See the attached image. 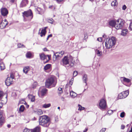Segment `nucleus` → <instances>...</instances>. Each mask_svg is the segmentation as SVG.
Returning <instances> with one entry per match:
<instances>
[{
    "instance_id": "obj_60",
    "label": "nucleus",
    "mask_w": 132,
    "mask_h": 132,
    "mask_svg": "<svg viewBox=\"0 0 132 132\" xmlns=\"http://www.w3.org/2000/svg\"><path fill=\"white\" fill-rule=\"evenodd\" d=\"M61 100L62 101H64V98L63 97H62L61 98Z\"/></svg>"
},
{
    "instance_id": "obj_20",
    "label": "nucleus",
    "mask_w": 132,
    "mask_h": 132,
    "mask_svg": "<svg viewBox=\"0 0 132 132\" xmlns=\"http://www.w3.org/2000/svg\"><path fill=\"white\" fill-rule=\"evenodd\" d=\"M47 89L46 88H44L40 92V93L42 96H44L46 93Z\"/></svg>"
},
{
    "instance_id": "obj_33",
    "label": "nucleus",
    "mask_w": 132,
    "mask_h": 132,
    "mask_svg": "<svg viewBox=\"0 0 132 132\" xmlns=\"http://www.w3.org/2000/svg\"><path fill=\"white\" fill-rule=\"evenodd\" d=\"M36 113L38 115H41L43 113V111L41 110L40 109L37 110L36 111Z\"/></svg>"
},
{
    "instance_id": "obj_17",
    "label": "nucleus",
    "mask_w": 132,
    "mask_h": 132,
    "mask_svg": "<svg viewBox=\"0 0 132 132\" xmlns=\"http://www.w3.org/2000/svg\"><path fill=\"white\" fill-rule=\"evenodd\" d=\"M28 0H23L21 3L20 7H23L25 6L27 4H28Z\"/></svg>"
},
{
    "instance_id": "obj_9",
    "label": "nucleus",
    "mask_w": 132,
    "mask_h": 132,
    "mask_svg": "<svg viewBox=\"0 0 132 132\" xmlns=\"http://www.w3.org/2000/svg\"><path fill=\"white\" fill-rule=\"evenodd\" d=\"M3 114V111L0 110V126H2L4 122V119Z\"/></svg>"
},
{
    "instance_id": "obj_50",
    "label": "nucleus",
    "mask_w": 132,
    "mask_h": 132,
    "mask_svg": "<svg viewBox=\"0 0 132 132\" xmlns=\"http://www.w3.org/2000/svg\"><path fill=\"white\" fill-rule=\"evenodd\" d=\"M97 40L99 42H101L102 40V38L101 37L98 38L97 39Z\"/></svg>"
},
{
    "instance_id": "obj_35",
    "label": "nucleus",
    "mask_w": 132,
    "mask_h": 132,
    "mask_svg": "<svg viewBox=\"0 0 132 132\" xmlns=\"http://www.w3.org/2000/svg\"><path fill=\"white\" fill-rule=\"evenodd\" d=\"M19 103L20 104H24L25 105L27 104L26 102L23 99L20 100L19 102Z\"/></svg>"
},
{
    "instance_id": "obj_61",
    "label": "nucleus",
    "mask_w": 132,
    "mask_h": 132,
    "mask_svg": "<svg viewBox=\"0 0 132 132\" xmlns=\"http://www.w3.org/2000/svg\"><path fill=\"white\" fill-rule=\"evenodd\" d=\"M7 126L8 128H10L11 127V125H8Z\"/></svg>"
},
{
    "instance_id": "obj_59",
    "label": "nucleus",
    "mask_w": 132,
    "mask_h": 132,
    "mask_svg": "<svg viewBox=\"0 0 132 132\" xmlns=\"http://www.w3.org/2000/svg\"><path fill=\"white\" fill-rule=\"evenodd\" d=\"M43 50L44 51H47V49L46 48L43 49Z\"/></svg>"
},
{
    "instance_id": "obj_29",
    "label": "nucleus",
    "mask_w": 132,
    "mask_h": 132,
    "mask_svg": "<svg viewBox=\"0 0 132 132\" xmlns=\"http://www.w3.org/2000/svg\"><path fill=\"white\" fill-rule=\"evenodd\" d=\"M0 67L1 68V70H4L5 69L4 64L3 62L1 63L0 64Z\"/></svg>"
},
{
    "instance_id": "obj_56",
    "label": "nucleus",
    "mask_w": 132,
    "mask_h": 132,
    "mask_svg": "<svg viewBox=\"0 0 132 132\" xmlns=\"http://www.w3.org/2000/svg\"><path fill=\"white\" fill-rule=\"evenodd\" d=\"M69 83L70 84V85H72L73 83V82L72 81H70Z\"/></svg>"
},
{
    "instance_id": "obj_47",
    "label": "nucleus",
    "mask_w": 132,
    "mask_h": 132,
    "mask_svg": "<svg viewBox=\"0 0 132 132\" xmlns=\"http://www.w3.org/2000/svg\"><path fill=\"white\" fill-rule=\"evenodd\" d=\"M23 132H30V130L26 128L24 129Z\"/></svg>"
},
{
    "instance_id": "obj_27",
    "label": "nucleus",
    "mask_w": 132,
    "mask_h": 132,
    "mask_svg": "<svg viewBox=\"0 0 132 132\" xmlns=\"http://www.w3.org/2000/svg\"><path fill=\"white\" fill-rule=\"evenodd\" d=\"M32 132H40V128L39 127H37L32 131Z\"/></svg>"
},
{
    "instance_id": "obj_16",
    "label": "nucleus",
    "mask_w": 132,
    "mask_h": 132,
    "mask_svg": "<svg viewBox=\"0 0 132 132\" xmlns=\"http://www.w3.org/2000/svg\"><path fill=\"white\" fill-rule=\"evenodd\" d=\"M59 57H61V55L59 54V52H57L55 53L53 56V60L54 61L56 60Z\"/></svg>"
},
{
    "instance_id": "obj_36",
    "label": "nucleus",
    "mask_w": 132,
    "mask_h": 132,
    "mask_svg": "<svg viewBox=\"0 0 132 132\" xmlns=\"http://www.w3.org/2000/svg\"><path fill=\"white\" fill-rule=\"evenodd\" d=\"M78 106H79V109H78V110H84L85 109V108L84 107H82L80 105H78Z\"/></svg>"
},
{
    "instance_id": "obj_55",
    "label": "nucleus",
    "mask_w": 132,
    "mask_h": 132,
    "mask_svg": "<svg viewBox=\"0 0 132 132\" xmlns=\"http://www.w3.org/2000/svg\"><path fill=\"white\" fill-rule=\"evenodd\" d=\"M15 1V0H11L10 1L11 3H13Z\"/></svg>"
},
{
    "instance_id": "obj_34",
    "label": "nucleus",
    "mask_w": 132,
    "mask_h": 132,
    "mask_svg": "<svg viewBox=\"0 0 132 132\" xmlns=\"http://www.w3.org/2000/svg\"><path fill=\"white\" fill-rule=\"evenodd\" d=\"M24 109V107L23 105H22L20 106L19 110L20 111L22 112L23 111Z\"/></svg>"
},
{
    "instance_id": "obj_42",
    "label": "nucleus",
    "mask_w": 132,
    "mask_h": 132,
    "mask_svg": "<svg viewBox=\"0 0 132 132\" xmlns=\"http://www.w3.org/2000/svg\"><path fill=\"white\" fill-rule=\"evenodd\" d=\"M12 78V79L13 80L14 78V74L13 73H11L10 74V77H9Z\"/></svg>"
},
{
    "instance_id": "obj_23",
    "label": "nucleus",
    "mask_w": 132,
    "mask_h": 132,
    "mask_svg": "<svg viewBox=\"0 0 132 132\" xmlns=\"http://www.w3.org/2000/svg\"><path fill=\"white\" fill-rule=\"evenodd\" d=\"M39 56L40 59L42 60H44L47 59V56L45 55L43 53L40 54Z\"/></svg>"
},
{
    "instance_id": "obj_24",
    "label": "nucleus",
    "mask_w": 132,
    "mask_h": 132,
    "mask_svg": "<svg viewBox=\"0 0 132 132\" xmlns=\"http://www.w3.org/2000/svg\"><path fill=\"white\" fill-rule=\"evenodd\" d=\"M30 69V68L29 66H26L24 67L23 69V72L25 73H28V71Z\"/></svg>"
},
{
    "instance_id": "obj_13",
    "label": "nucleus",
    "mask_w": 132,
    "mask_h": 132,
    "mask_svg": "<svg viewBox=\"0 0 132 132\" xmlns=\"http://www.w3.org/2000/svg\"><path fill=\"white\" fill-rule=\"evenodd\" d=\"M46 27H45L44 29L42 30L41 32L38 33L39 35H40L41 37H42L45 36L46 32Z\"/></svg>"
},
{
    "instance_id": "obj_41",
    "label": "nucleus",
    "mask_w": 132,
    "mask_h": 132,
    "mask_svg": "<svg viewBox=\"0 0 132 132\" xmlns=\"http://www.w3.org/2000/svg\"><path fill=\"white\" fill-rule=\"evenodd\" d=\"M3 95L4 94L3 92L0 91V99L2 97L4 96V95Z\"/></svg>"
},
{
    "instance_id": "obj_11",
    "label": "nucleus",
    "mask_w": 132,
    "mask_h": 132,
    "mask_svg": "<svg viewBox=\"0 0 132 132\" xmlns=\"http://www.w3.org/2000/svg\"><path fill=\"white\" fill-rule=\"evenodd\" d=\"M1 11L2 15L4 16H6L8 13V10L5 8H2Z\"/></svg>"
},
{
    "instance_id": "obj_10",
    "label": "nucleus",
    "mask_w": 132,
    "mask_h": 132,
    "mask_svg": "<svg viewBox=\"0 0 132 132\" xmlns=\"http://www.w3.org/2000/svg\"><path fill=\"white\" fill-rule=\"evenodd\" d=\"M8 24V22L6 19L3 20L0 24V28L2 29L5 28Z\"/></svg>"
},
{
    "instance_id": "obj_15",
    "label": "nucleus",
    "mask_w": 132,
    "mask_h": 132,
    "mask_svg": "<svg viewBox=\"0 0 132 132\" xmlns=\"http://www.w3.org/2000/svg\"><path fill=\"white\" fill-rule=\"evenodd\" d=\"M82 80L83 82L85 83V86H87V82L88 80L87 76L86 74H84L83 76Z\"/></svg>"
},
{
    "instance_id": "obj_5",
    "label": "nucleus",
    "mask_w": 132,
    "mask_h": 132,
    "mask_svg": "<svg viewBox=\"0 0 132 132\" xmlns=\"http://www.w3.org/2000/svg\"><path fill=\"white\" fill-rule=\"evenodd\" d=\"M23 14L24 18L27 20H31L33 18L32 12L30 10L24 11Z\"/></svg>"
},
{
    "instance_id": "obj_14",
    "label": "nucleus",
    "mask_w": 132,
    "mask_h": 132,
    "mask_svg": "<svg viewBox=\"0 0 132 132\" xmlns=\"http://www.w3.org/2000/svg\"><path fill=\"white\" fill-rule=\"evenodd\" d=\"M120 79L121 81H123L127 83H129L131 81V80L130 79L124 77H121L120 78Z\"/></svg>"
},
{
    "instance_id": "obj_63",
    "label": "nucleus",
    "mask_w": 132,
    "mask_h": 132,
    "mask_svg": "<svg viewBox=\"0 0 132 132\" xmlns=\"http://www.w3.org/2000/svg\"><path fill=\"white\" fill-rule=\"evenodd\" d=\"M39 9H39H39H37L38 10V11L39 12V14H41V12H40L39 11Z\"/></svg>"
},
{
    "instance_id": "obj_1",
    "label": "nucleus",
    "mask_w": 132,
    "mask_h": 132,
    "mask_svg": "<svg viewBox=\"0 0 132 132\" xmlns=\"http://www.w3.org/2000/svg\"><path fill=\"white\" fill-rule=\"evenodd\" d=\"M39 125L45 127H47L50 124V119L46 115L41 117L39 120Z\"/></svg>"
},
{
    "instance_id": "obj_7",
    "label": "nucleus",
    "mask_w": 132,
    "mask_h": 132,
    "mask_svg": "<svg viewBox=\"0 0 132 132\" xmlns=\"http://www.w3.org/2000/svg\"><path fill=\"white\" fill-rule=\"evenodd\" d=\"M98 107L101 110L104 109L106 107V102L104 99H102L99 102V104H98Z\"/></svg>"
},
{
    "instance_id": "obj_22",
    "label": "nucleus",
    "mask_w": 132,
    "mask_h": 132,
    "mask_svg": "<svg viewBox=\"0 0 132 132\" xmlns=\"http://www.w3.org/2000/svg\"><path fill=\"white\" fill-rule=\"evenodd\" d=\"M116 21L114 20H112L109 22V25L112 27H115L116 24Z\"/></svg>"
},
{
    "instance_id": "obj_30",
    "label": "nucleus",
    "mask_w": 132,
    "mask_h": 132,
    "mask_svg": "<svg viewBox=\"0 0 132 132\" xmlns=\"http://www.w3.org/2000/svg\"><path fill=\"white\" fill-rule=\"evenodd\" d=\"M32 56V54L30 52H28L26 54V56L27 58H31Z\"/></svg>"
},
{
    "instance_id": "obj_52",
    "label": "nucleus",
    "mask_w": 132,
    "mask_h": 132,
    "mask_svg": "<svg viewBox=\"0 0 132 132\" xmlns=\"http://www.w3.org/2000/svg\"><path fill=\"white\" fill-rule=\"evenodd\" d=\"M105 128H103L101 130H100V132H104L105 131Z\"/></svg>"
},
{
    "instance_id": "obj_4",
    "label": "nucleus",
    "mask_w": 132,
    "mask_h": 132,
    "mask_svg": "<svg viewBox=\"0 0 132 132\" xmlns=\"http://www.w3.org/2000/svg\"><path fill=\"white\" fill-rule=\"evenodd\" d=\"M56 84V81L55 78L54 77L49 78L46 81L45 83V86L46 87L49 88L51 86L52 87L55 86Z\"/></svg>"
},
{
    "instance_id": "obj_18",
    "label": "nucleus",
    "mask_w": 132,
    "mask_h": 132,
    "mask_svg": "<svg viewBox=\"0 0 132 132\" xmlns=\"http://www.w3.org/2000/svg\"><path fill=\"white\" fill-rule=\"evenodd\" d=\"M128 30L127 29H123L121 31V35L123 36H126L128 33Z\"/></svg>"
},
{
    "instance_id": "obj_3",
    "label": "nucleus",
    "mask_w": 132,
    "mask_h": 132,
    "mask_svg": "<svg viewBox=\"0 0 132 132\" xmlns=\"http://www.w3.org/2000/svg\"><path fill=\"white\" fill-rule=\"evenodd\" d=\"M116 41V38L114 37L107 39L105 42L106 48L108 49L112 48L115 45Z\"/></svg>"
},
{
    "instance_id": "obj_64",
    "label": "nucleus",
    "mask_w": 132,
    "mask_h": 132,
    "mask_svg": "<svg viewBox=\"0 0 132 132\" xmlns=\"http://www.w3.org/2000/svg\"><path fill=\"white\" fill-rule=\"evenodd\" d=\"M73 78H72L70 81H72L73 82Z\"/></svg>"
},
{
    "instance_id": "obj_57",
    "label": "nucleus",
    "mask_w": 132,
    "mask_h": 132,
    "mask_svg": "<svg viewBox=\"0 0 132 132\" xmlns=\"http://www.w3.org/2000/svg\"><path fill=\"white\" fill-rule=\"evenodd\" d=\"M88 130V128H86L85 129V130L83 131V132H86Z\"/></svg>"
},
{
    "instance_id": "obj_37",
    "label": "nucleus",
    "mask_w": 132,
    "mask_h": 132,
    "mask_svg": "<svg viewBox=\"0 0 132 132\" xmlns=\"http://www.w3.org/2000/svg\"><path fill=\"white\" fill-rule=\"evenodd\" d=\"M18 47L19 48H21V47L23 48V47H24V45L22 44L21 43H19V44H18Z\"/></svg>"
},
{
    "instance_id": "obj_28",
    "label": "nucleus",
    "mask_w": 132,
    "mask_h": 132,
    "mask_svg": "<svg viewBox=\"0 0 132 132\" xmlns=\"http://www.w3.org/2000/svg\"><path fill=\"white\" fill-rule=\"evenodd\" d=\"M51 106V104L50 103L45 104L42 106V107L44 108H46L50 107Z\"/></svg>"
},
{
    "instance_id": "obj_19",
    "label": "nucleus",
    "mask_w": 132,
    "mask_h": 132,
    "mask_svg": "<svg viewBox=\"0 0 132 132\" xmlns=\"http://www.w3.org/2000/svg\"><path fill=\"white\" fill-rule=\"evenodd\" d=\"M4 95H5V98H4V96L2 97L1 98V100L3 102H2L3 103L5 104L7 101V95L4 94Z\"/></svg>"
},
{
    "instance_id": "obj_31",
    "label": "nucleus",
    "mask_w": 132,
    "mask_h": 132,
    "mask_svg": "<svg viewBox=\"0 0 132 132\" xmlns=\"http://www.w3.org/2000/svg\"><path fill=\"white\" fill-rule=\"evenodd\" d=\"M96 52L97 56H101L102 54L101 51L98 50H96Z\"/></svg>"
},
{
    "instance_id": "obj_46",
    "label": "nucleus",
    "mask_w": 132,
    "mask_h": 132,
    "mask_svg": "<svg viewBox=\"0 0 132 132\" xmlns=\"http://www.w3.org/2000/svg\"><path fill=\"white\" fill-rule=\"evenodd\" d=\"M47 57L48 58V59L45 62V63L48 62V61L50 60V58H51V56H50L48 55H47Z\"/></svg>"
},
{
    "instance_id": "obj_44",
    "label": "nucleus",
    "mask_w": 132,
    "mask_h": 132,
    "mask_svg": "<svg viewBox=\"0 0 132 132\" xmlns=\"http://www.w3.org/2000/svg\"><path fill=\"white\" fill-rule=\"evenodd\" d=\"M37 82H35L32 85V88H35L36 87L37 85Z\"/></svg>"
},
{
    "instance_id": "obj_45",
    "label": "nucleus",
    "mask_w": 132,
    "mask_h": 132,
    "mask_svg": "<svg viewBox=\"0 0 132 132\" xmlns=\"http://www.w3.org/2000/svg\"><path fill=\"white\" fill-rule=\"evenodd\" d=\"M59 54L61 55V57L64 54V52L63 51H61L60 52H59Z\"/></svg>"
},
{
    "instance_id": "obj_62",
    "label": "nucleus",
    "mask_w": 132,
    "mask_h": 132,
    "mask_svg": "<svg viewBox=\"0 0 132 132\" xmlns=\"http://www.w3.org/2000/svg\"><path fill=\"white\" fill-rule=\"evenodd\" d=\"M129 132H132V126L130 130L129 131Z\"/></svg>"
},
{
    "instance_id": "obj_48",
    "label": "nucleus",
    "mask_w": 132,
    "mask_h": 132,
    "mask_svg": "<svg viewBox=\"0 0 132 132\" xmlns=\"http://www.w3.org/2000/svg\"><path fill=\"white\" fill-rule=\"evenodd\" d=\"M58 90L60 91L59 93L61 94L62 93V89L61 88L59 87L58 88Z\"/></svg>"
},
{
    "instance_id": "obj_43",
    "label": "nucleus",
    "mask_w": 132,
    "mask_h": 132,
    "mask_svg": "<svg viewBox=\"0 0 132 132\" xmlns=\"http://www.w3.org/2000/svg\"><path fill=\"white\" fill-rule=\"evenodd\" d=\"M125 113L124 112H121L120 114V117L121 118H123L124 117Z\"/></svg>"
},
{
    "instance_id": "obj_6",
    "label": "nucleus",
    "mask_w": 132,
    "mask_h": 132,
    "mask_svg": "<svg viewBox=\"0 0 132 132\" xmlns=\"http://www.w3.org/2000/svg\"><path fill=\"white\" fill-rule=\"evenodd\" d=\"M124 23V20L121 19H119L116 21L115 28L117 29L122 28Z\"/></svg>"
},
{
    "instance_id": "obj_49",
    "label": "nucleus",
    "mask_w": 132,
    "mask_h": 132,
    "mask_svg": "<svg viewBox=\"0 0 132 132\" xmlns=\"http://www.w3.org/2000/svg\"><path fill=\"white\" fill-rule=\"evenodd\" d=\"M108 112L109 114H111L113 112L112 110H109L108 111Z\"/></svg>"
},
{
    "instance_id": "obj_39",
    "label": "nucleus",
    "mask_w": 132,
    "mask_h": 132,
    "mask_svg": "<svg viewBox=\"0 0 132 132\" xmlns=\"http://www.w3.org/2000/svg\"><path fill=\"white\" fill-rule=\"evenodd\" d=\"M48 22L51 23H53V22L54 21V20L52 19H49L48 20Z\"/></svg>"
},
{
    "instance_id": "obj_54",
    "label": "nucleus",
    "mask_w": 132,
    "mask_h": 132,
    "mask_svg": "<svg viewBox=\"0 0 132 132\" xmlns=\"http://www.w3.org/2000/svg\"><path fill=\"white\" fill-rule=\"evenodd\" d=\"M47 37H48V38L51 37H52V35L51 34L49 35Z\"/></svg>"
},
{
    "instance_id": "obj_38",
    "label": "nucleus",
    "mask_w": 132,
    "mask_h": 132,
    "mask_svg": "<svg viewBox=\"0 0 132 132\" xmlns=\"http://www.w3.org/2000/svg\"><path fill=\"white\" fill-rule=\"evenodd\" d=\"M129 30L132 31V21L129 24Z\"/></svg>"
},
{
    "instance_id": "obj_53",
    "label": "nucleus",
    "mask_w": 132,
    "mask_h": 132,
    "mask_svg": "<svg viewBox=\"0 0 132 132\" xmlns=\"http://www.w3.org/2000/svg\"><path fill=\"white\" fill-rule=\"evenodd\" d=\"M125 127V126L124 125H122L121 126V129H124Z\"/></svg>"
},
{
    "instance_id": "obj_21",
    "label": "nucleus",
    "mask_w": 132,
    "mask_h": 132,
    "mask_svg": "<svg viewBox=\"0 0 132 132\" xmlns=\"http://www.w3.org/2000/svg\"><path fill=\"white\" fill-rule=\"evenodd\" d=\"M28 98L31 102H34L35 100V96L31 94H29L28 96Z\"/></svg>"
},
{
    "instance_id": "obj_12",
    "label": "nucleus",
    "mask_w": 132,
    "mask_h": 132,
    "mask_svg": "<svg viewBox=\"0 0 132 132\" xmlns=\"http://www.w3.org/2000/svg\"><path fill=\"white\" fill-rule=\"evenodd\" d=\"M13 80L11 78L7 77L5 81V83L7 86H9L13 83Z\"/></svg>"
},
{
    "instance_id": "obj_25",
    "label": "nucleus",
    "mask_w": 132,
    "mask_h": 132,
    "mask_svg": "<svg viewBox=\"0 0 132 132\" xmlns=\"http://www.w3.org/2000/svg\"><path fill=\"white\" fill-rule=\"evenodd\" d=\"M70 96L72 98L75 97L77 95V94L73 91H72L70 92Z\"/></svg>"
},
{
    "instance_id": "obj_40",
    "label": "nucleus",
    "mask_w": 132,
    "mask_h": 132,
    "mask_svg": "<svg viewBox=\"0 0 132 132\" xmlns=\"http://www.w3.org/2000/svg\"><path fill=\"white\" fill-rule=\"evenodd\" d=\"M78 74V72L77 71H74L73 74V76L74 77H76Z\"/></svg>"
},
{
    "instance_id": "obj_32",
    "label": "nucleus",
    "mask_w": 132,
    "mask_h": 132,
    "mask_svg": "<svg viewBox=\"0 0 132 132\" xmlns=\"http://www.w3.org/2000/svg\"><path fill=\"white\" fill-rule=\"evenodd\" d=\"M118 4L117 1L116 0H114L111 3V5L112 6H116Z\"/></svg>"
},
{
    "instance_id": "obj_2",
    "label": "nucleus",
    "mask_w": 132,
    "mask_h": 132,
    "mask_svg": "<svg viewBox=\"0 0 132 132\" xmlns=\"http://www.w3.org/2000/svg\"><path fill=\"white\" fill-rule=\"evenodd\" d=\"M73 58L71 56H65L62 59L61 63H62L63 65L70 64L71 66L72 67L73 65Z\"/></svg>"
},
{
    "instance_id": "obj_8",
    "label": "nucleus",
    "mask_w": 132,
    "mask_h": 132,
    "mask_svg": "<svg viewBox=\"0 0 132 132\" xmlns=\"http://www.w3.org/2000/svg\"><path fill=\"white\" fill-rule=\"evenodd\" d=\"M129 93V91L127 90L119 94L118 97L120 99L125 98L128 95Z\"/></svg>"
},
{
    "instance_id": "obj_26",
    "label": "nucleus",
    "mask_w": 132,
    "mask_h": 132,
    "mask_svg": "<svg viewBox=\"0 0 132 132\" xmlns=\"http://www.w3.org/2000/svg\"><path fill=\"white\" fill-rule=\"evenodd\" d=\"M51 67V64H47L45 66L44 68V69L45 71L50 69Z\"/></svg>"
},
{
    "instance_id": "obj_51",
    "label": "nucleus",
    "mask_w": 132,
    "mask_h": 132,
    "mask_svg": "<svg viewBox=\"0 0 132 132\" xmlns=\"http://www.w3.org/2000/svg\"><path fill=\"white\" fill-rule=\"evenodd\" d=\"M127 7L125 5H124L122 7V9L123 10H125L126 9Z\"/></svg>"
},
{
    "instance_id": "obj_58",
    "label": "nucleus",
    "mask_w": 132,
    "mask_h": 132,
    "mask_svg": "<svg viewBox=\"0 0 132 132\" xmlns=\"http://www.w3.org/2000/svg\"><path fill=\"white\" fill-rule=\"evenodd\" d=\"M63 0H56V1L57 2H60L62 1Z\"/></svg>"
}]
</instances>
